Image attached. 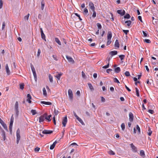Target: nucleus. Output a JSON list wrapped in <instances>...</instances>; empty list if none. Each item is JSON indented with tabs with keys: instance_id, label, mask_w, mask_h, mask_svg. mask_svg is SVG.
Masks as SVG:
<instances>
[{
	"instance_id": "nucleus-4",
	"label": "nucleus",
	"mask_w": 158,
	"mask_h": 158,
	"mask_svg": "<svg viewBox=\"0 0 158 158\" xmlns=\"http://www.w3.org/2000/svg\"><path fill=\"white\" fill-rule=\"evenodd\" d=\"M131 147L132 149V151L134 152H137V148L135 146L133 143L130 144Z\"/></svg>"
},
{
	"instance_id": "nucleus-60",
	"label": "nucleus",
	"mask_w": 158,
	"mask_h": 158,
	"mask_svg": "<svg viewBox=\"0 0 158 158\" xmlns=\"http://www.w3.org/2000/svg\"><path fill=\"white\" fill-rule=\"evenodd\" d=\"M148 131H149V132L148 133V134L149 136H150L152 133V131H150V127H149Z\"/></svg>"
},
{
	"instance_id": "nucleus-27",
	"label": "nucleus",
	"mask_w": 158,
	"mask_h": 158,
	"mask_svg": "<svg viewBox=\"0 0 158 158\" xmlns=\"http://www.w3.org/2000/svg\"><path fill=\"white\" fill-rule=\"evenodd\" d=\"M55 41L59 45H61V42H60V40H59V39H58V38H55Z\"/></svg>"
},
{
	"instance_id": "nucleus-53",
	"label": "nucleus",
	"mask_w": 158,
	"mask_h": 158,
	"mask_svg": "<svg viewBox=\"0 0 158 158\" xmlns=\"http://www.w3.org/2000/svg\"><path fill=\"white\" fill-rule=\"evenodd\" d=\"M5 22H3L2 24V30H3L5 28Z\"/></svg>"
},
{
	"instance_id": "nucleus-20",
	"label": "nucleus",
	"mask_w": 158,
	"mask_h": 158,
	"mask_svg": "<svg viewBox=\"0 0 158 158\" xmlns=\"http://www.w3.org/2000/svg\"><path fill=\"white\" fill-rule=\"evenodd\" d=\"M56 143H57L56 141H55L50 146V149L51 150H52V149H53V148H54V147H55V145H56Z\"/></svg>"
},
{
	"instance_id": "nucleus-41",
	"label": "nucleus",
	"mask_w": 158,
	"mask_h": 158,
	"mask_svg": "<svg viewBox=\"0 0 158 158\" xmlns=\"http://www.w3.org/2000/svg\"><path fill=\"white\" fill-rule=\"evenodd\" d=\"M31 112L32 114L33 115L35 114L36 113V111L34 110H31Z\"/></svg>"
},
{
	"instance_id": "nucleus-15",
	"label": "nucleus",
	"mask_w": 158,
	"mask_h": 158,
	"mask_svg": "<svg viewBox=\"0 0 158 158\" xmlns=\"http://www.w3.org/2000/svg\"><path fill=\"white\" fill-rule=\"evenodd\" d=\"M40 30L41 33V38H42V39H43L44 40L46 41L45 35L44 34V33L42 29V28H41L40 29Z\"/></svg>"
},
{
	"instance_id": "nucleus-21",
	"label": "nucleus",
	"mask_w": 158,
	"mask_h": 158,
	"mask_svg": "<svg viewBox=\"0 0 158 158\" xmlns=\"http://www.w3.org/2000/svg\"><path fill=\"white\" fill-rule=\"evenodd\" d=\"M40 103L42 104H44L46 105H51L52 104L51 102H46L45 101H41Z\"/></svg>"
},
{
	"instance_id": "nucleus-39",
	"label": "nucleus",
	"mask_w": 158,
	"mask_h": 158,
	"mask_svg": "<svg viewBox=\"0 0 158 158\" xmlns=\"http://www.w3.org/2000/svg\"><path fill=\"white\" fill-rule=\"evenodd\" d=\"M121 127L122 130L124 131L125 128V125L124 123H122L121 125Z\"/></svg>"
},
{
	"instance_id": "nucleus-5",
	"label": "nucleus",
	"mask_w": 158,
	"mask_h": 158,
	"mask_svg": "<svg viewBox=\"0 0 158 158\" xmlns=\"http://www.w3.org/2000/svg\"><path fill=\"white\" fill-rule=\"evenodd\" d=\"M5 69L7 75L8 76L10 75L11 73V72L9 68L8 64H6V65Z\"/></svg>"
},
{
	"instance_id": "nucleus-56",
	"label": "nucleus",
	"mask_w": 158,
	"mask_h": 158,
	"mask_svg": "<svg viewBox=\"0 0 158 158\" xmlns=\"http://www.w3.org/2000/svg\"><path fill=\"white\" fill-rule=\"evenodd\" d=\"M75 15L77 16L78 17L79 20H80V21H81L82 20V19L80 17V15H78V14L77 13H75Z\"/></svg>"
},
{
	"instance_id": "nucleus-24",
	"label": "nucleus",
	"mask_w": 158,
	"mask_h": 158,
	"mask_svg": "<svg viewBox=\"0 0 158 158\" xmlns=\"http://www.w3.org/2000/svg\"><path fill=\"white\" fill-rule=\"evenodd\" d=\"M14 117L13 114L11 117L10 125H12L14 122Z\"/></svg>"
},
{
	"instance_id": "nucleus-12",
	"label": "nucleus",
	"mask_w": 158,
	"mask_h": 158,
	"mask_svg": "<svg viewBox=\"0 0 158 158\" xmlns=\"http://www.w3.org/2000/svg\"><path fill=\"white\" fill-rule=\"evenodd\" d=\"M52 133V131L51 130H44L42 131V133L43 134H50Z\"/></svg>"
},
{
	"instance_id": "nucleus-2",
	"label": "nucleus",
	"mask_w": 158,
	"mask_h": 158,
	"mask_svg": "<svg viewBox=\"0 0 158 158\" xmlns=\"http://www.w3.org/2000/svg\"><path fill=\"white\" fill-rule=\"evenodd\" d=\"M15 110L16 112V114L17 115H18L19 113V104L17 101H16L15 104Z\"/></svg>"
},
{
	"instance_id": "nucleus-54",
	"label": "nucleus",
	"mask_w": 158,
	"mask_h": 158,
	"mask_svg": "<svg viewBox=\"0 0 158 158\" xmlns=\"http://www.w3.org/2000/svg\"><path fill=\"white\" fill-rule=\"evenodd\" d=\"M111 40L110 39H109L107 40V45H108L110 44L111 43Z\"/></svg>"
},
{
	"instance_id": "nucleus-9",
	"label": "nucleus",
	"mask_w": 158,
	"mask_h": 158,
	"mask_svg": "<svg viewBox=\"0 0 158 158\" xmlns=\"http://www.w3.org/2000/svg\"><path fill=\"white\" fill-rule=\"evenodd\" d=\"M66 58L69 62H71L73 64L74 63V61L71 57L68 56H66Z\"/></svg>"
},
{
	"instance_id": "nucleus-55",
	"label": "nucleus",
	"mask_w": 158,
	"mask_h": 158,
	"mask_svg": "<svg viewBox=\"0 0 158 158\" xmlns=\"http://www.w3.org/2000/svg\"><path fill=\"white\" fill-rule=\"evenodd\" d=\"M52 57L54 59L56 60V61H57L58 60V59H57V56L56 55H52Z\"/></svg>"
},
{
	"instance_id": "nucleus-31",
	"label": "nucleus",
	"mask_w": 158,
	"mask_h": 158,
	"mask_svg": "<svg viewBox=\"0 0 158 158\" xmlns=\"http://www.w3.org/2000/svg\"><path fill=\"white\" fill-rule=\"evenodd\" d=\"M43 95L45 96H47V93L46 90L45 88H44L43 89Z\"/></svg>"
},
{
	"instance_id": "nucleus-47",
	"label": "nucleus",
	"mask_w": 158,
	"mask_h": 158,
	"mask_svg": "<svg viewBox=\"0 0 158 158\" xmlns=\"http://www.w3.org/2000/svg\"><path fill=\"white\" fill-rule=\"evenodd\" d=\"M24 85L23 83L21 84L20 85V88L21 89H23L24 88Z\"/></svg>"
},
{
	"instance_id": "nucleus-23",
	"label": "nucleus",
	"mask_w": 158,
	"mask_h": 158,
	"mask_svg": "<svg viewBox=\"0 0 158 158\" xmlns=\"http://www.w3.org/2000/svg\"><path fill=\"white\" fill-rule=\"evenodd\" d=\"M45 6V3L43 0H42L41 2V8L42 10H43L44 9Z\"/></svg>"
},
{
	"instance_id": "nucleus-38",
	"label": "nucleus",
	"mask_w": 158,
	"mask_h": 158,
	"mask_svg": "<svg viewBox=\"0 0 158 158\" xmlns=\"http://www.w3.org/2000/svg\"><path fill=\"white\" fill-rule=\"evenodd\" d=\"M125 55H121L119 56V57L121 60H123L125 58Z\"/></svg>"
},
{
	"instance_id": "nucleus-3",
	"label": "nucleus",
	"mask_w": 158,
	"mask_h": 158,
	"mask_svg": "<svg viewBox=\"0 0 158 158\" xmlns=\"http://www.w3.org/2000/svg\"><path fill=\"white\" fill-rule=\"evenodd\" d=\"M30 66L31 69V70L33 73V76L35 78H36V74L35 71V69L33 65L31 63L30 64Z\"/></svg>"
},
{
	"instance_id": "nucleus-25",
	"label": "nucleus",
	"mask_w": 158,
	"mask_h": 158,
	"mask_svg": "<svg viewBox=\"0 0 158 158\" xmlns=\"http://www.w3.org/2000/svg\"><path fill=\"white\" fill-rule=\"evenodd\" d=\"M88 85L90 90L92 91H93L94 88L92 84L90 83H88Z\"/></svg>"
},
{
	"instance_id": "nucleus-49",
	"label": "nucleus",
	"mask_w": 158,
	"mask_h": 158,
	"mask_svg": "<svg viewBox=\"0 0 158 158\" xmlns=\"http://www.w3.org/2000/svg\"><path fill=\"white\" fill-rule=\"evenodd\" d=\"M114 81L115 82H116L118 83H120V82H119V81L116 78H114Z\"/></svg>"
},
{
	"instance_id": "nucleus-34",
	"label": "nucleus",
	"mask_w": 158,
	"mask_h": 158,
	"mask_svg": "<svg viewBox=\"0 0 158 158\" xmlns=\"http://www.w3.org/2000/svg\"><path fill=\"white\" fill-rule=\"evenodd\" d=\"M83 13L84 15H87L88 13V10L86 8L84 9Z\"/></svg>"
},
{
	"instance_id": "nucleus-33",
	"label": "nucleus",
	"mask_w": 158,
	"mask_h": 158,
	"mask_svg": "<svg viewBox=\"0 0 158 158\" xmlns=\"http://www.w3.org/2000/svg\"><path fill=\"white\" fill-rule=\"evenodd\" d=\"M51 117V115H49L47 117L46 116L45 117V119L48 120V121H50L51 120L50 118Z\"/></svg>"
},
{
	"instance_id": "nucleus-19",
	"label": "nucleus",
	"mask_w": 158,
	"mask_h": 158,
	"mask_svg": "<svg viewBox=\"0 0 158 158\" xmlns=\"http://www.w3.org/2000/svg\"><path fill=\"white\" fill-rule=\"evenodd\" d=\"M112 37V34L110 31H109L108 32L107 34V40L110 39L111 40V38Z\"/></svg>"
},
{
	"instance_id": "nucleus-22",
	"label": "nucleus",
	"mask_w": 158,
	"mask_h": 158,
	"mask_svg": "<svg viewBox=\"0 0 158 158\" xmlns=\"http://www.w3.org/2000/svg\"><path fill=\"white\" fill-rule=\"evenodd\" d=\"M110 54L112 56H113L117 54V52L116 51H112L110 52Z\"/></svg>"
},
{
	"instance_id": "nucleus-1",
	"label": "nucleus",
	"mask_w": 158,
	"mask_h": 158,
	"mask_svg": "<svg viewBox=\"0 0 158 158\" xmlns=\"http://www.w3.org/2000/svg\"><path fill=\"white\" fill-rule=\"evenodd\" d=\"M20 131L19 129L18 128L16 131L17 143V144L18 143L20 138Z\"/></svg>"
},
{
	"instance_id": "nucleus-58",
	"label": "nucleus",
	"mask_w": 158,
	"mask_h": 158,
	"mask_svg": "<svg viewBox=\"0 0 158 158\" xmlns=\"http://www.w3.org/2000/svg\"><path fill=\"white\" fill-rule=\"evenodd\" d=\"M143 35L144 37H147L148 36V34L144 31H143Z\"/></svg>"
},
{
	"instance_id": "nucleus-64",
	"label": "nucleus",
	"mask_w": 158,
	"mask_h": 158,
	"mask_svg": "<svg viewBox=\"0 0 158 158\" xmlns=\"http://www.w3.org/2000/svg\"><path fill=\"white\" fill-rule=\"evenodd\" d=\"M145 68L147 70L148 72H149V69L148 67V66L147 65H145Z\"/></svg>"
},
{
	"instance_id": "nucleus-32",
	"label": "nucleus",
	"mask_w": 158,
	"mask_h": 158,
	"mask_svg": "<svg viewBox=\"0 0 158 158\" xmlns=\"http://www.w3.org/2000/svg\"><path fill=\"white\" fill-rule=\"evenodd\" d=\"M76 119L81 124H83L84 123V122L79 117H78Z\"/></svg>"
},
{
	"instance_id": "nucleus-8",
	"label": "nucleus",
	"mask_w": 158,
	"mask_h": 158,
	"mask_svg": "<svg viewBox=\"0 0 158 158\" xmlns=\"http://www.w3.org/2000/svg\"><path fill=\"white\" fill-rule=\"evenodd\" d=\"M67 122V116H65L62 120V123L63 126L65 127Z\"/></svg>"
},
{
	"instance_id": "nucleus-6",
	"label": "nucleus",
	"mask_w": 158,
	"mask_h": 158,
	"mask_svg": "<svg viewBox=\"0 0 158 158\" xmlns=\"http://www.w3.org/2000/svg\"><path fill=\"white\" fill-rule=\"evenodd\" d=\"M68 94L69 98L71 100H72L73 99V94L72 91L71 89L68 90Z\"/></svg>"
},
{
	"instance_id": "nucleus-61",
	"label": "nucleus",
	"mask_w": 158,
	"mask_h": 158,
	"mask_svg": "<svg viewBox=\"0 0 158 158\" xmlns=\"http://www.w3.org/2000/svg\"><path fill=\"white\" fill-rule=\"evenodd\" d=\"M123 31L126 35L127 34V33L129 32V31L128 30H123Z\"/></svg>"
},
{
	"instance_id": "nucleus-36",
	"label": "nucleus",
	"mask_w": 158,
	"mask_h": 158,
	"mask_svg": "<svg viewBox=\"0 0 158 158\" xmlns=\"http://www.w3.org/2000/svg\"><path fill=\"white\" fill-rule=\"evenodd\" d=\"M135 89L136 90V95L138 97H139V91L137 88H135Z\"/></svg>"
},
{
	"instance_id": "nucleus-45",
	"label": "nucleus",
	"mask_w": 158,
	"mask_h": 158,
	"mask_svg": "<svg viewBox=\"0 0 158 158\" xmlns=\"http://www.w3.org/2000/svg\"><path fill=\"white\" fill-rule=\"evenodd\" d=\"M81 75L83 78L84 79L86 78V77L83 71H82L81 72Z\"/></svg>"
},
{
	"instance_id": "nucleus-46",
	"label": "nucleus",
	"mask_w": 158,
	"mask_h": 158,
	"mask_svg": "<svg viewBox=\"0 0 158 158\" xmlns=\"http://www.w3.org/2000/svg\"><path fill=\"white\" fill-rule=\"evenodd\" d=\"M144 41L147 43H151V41L149 39H145Z\"/></svg>"
},
{
	"instance_id": "nucleus-26",
	"label": "nucleus",
	"mask_w": 158,
	"mask_h": 158,
	"mask_svg": "<svg viewBox=\"0 0 158 158\" xmlns=\"http://www.w3.org/2000/svg\"><path fill=\"white\" fill-rule=\"evenodd\" d=\"M139 154L141 156L143 157H144L145 156V154L144 151L143 150H141L140 151Z\"/></svg>"
},
{
	"instance_id": "nucleus-35",
	"label": "nucleus",
	"mask_w": 158,
	"mask_h": 158,
	"mask_svg": "<svg viewBox=\"0 0 158 158\" xmlns=\"http://www.w3.org/2000/svg\"><path fill=\"white\" fill-rule=\"evenodd\" d=\"M29 16H30V14H28L27 15L25 16L24 17V20H28Z\"/></svg>"
},
{
	"instance_id": "nucleus-29",
	"label": "nucleus",
	"mask_w": 158,
	"mask_h": 158,
	"mask_svg": "<svg viewBox=\"0 0 158 158\" xmlns=\"http://www.w3.org/2000/svg\"><path fill=\"white\" fill-rule=\"evenodd\" d=\"M48 77L49 81L50 82L52 83L53 82V77L50 74H49L48 75Z\"/></svg>"
},
{
	"instance_id": "nucleus-48",
	"label": "nucleus",
	"mask_w": 158,
	"mask_h": 158,
	"mask_svg": "<svg viewBox=\"0 0 158 158\" xmlns=\"http://www.w3.org/2000/svg\"><path fill=\"white\" fill-rule=\"evenodd\" d=\"M3 1L2 0H0V9H2L3 6Z\"/></svg>"
},
{
	"instance_id": "nucleus-10",
	"label": "nucleus",
	"mask_w": 158,
	"mask_h": 158,
	"mask_svg": "<svg viewBox=\"0 0 158 158\" xmlns=\"http://www.w3.org/2000/svg\"><path fill=\"white\" fill-rule=\"evenodd\" d=\"M45 119V114L41 115L39 117V122L40 123L43 122Z\"/></svg>"
},
{
	"instance_id": "nucleus-52",
	"label": "nucleus",
	"mask_w": 158,
	"mask_h": 158,
	"mask_svg": "<svg viewBox=\"0 0 158 158\" xmlns=\"http://www.w3.org/2000/svg\"><path fill=\"white\" fill-rule=\"evenodd\" d=\"M125 74L126 76H127V77L129 76H130V74L129 72L127 71L125 72Z\"/></svg>"
},
{
	"instance_id": "nucleus-14",
	"label": "nucleus",
	"mask_w": 158,
	"mask_h": 158,
	"mask_svg": "<svg viewBox=\"0 0 158 158\" xmlns=\"http://www.w3.org/2000/svg\"><path fill=\"white\" fill-rule=\"evenodd\" d=\"M117 12L118 14L121 15L123 16L125 14V11L124 10H118L117 11Z\"/></svg>"
},
{
	"instance_id": "nucleus-42",
	"label": "nucleus",
	"mask_w": 158,
	"mask_h": 158,
	"mask_svg": "<svg viewBox=\"0 0 158 158\" xmlns=\"http://www.w3.org/2000/svg\"><path fill=\"white\" fill-rule=\"evenodd\" d=\"M92 11L93 12V15H92V17L93 18H94L96 16V13L95 11V10H94V11Z\"/></svg>"
},
{
	"instance_id": "nucleus-11",
	"label": "nucleus",
	"mask_w": 158,
	"mask_h": 158,
	"mask_svg": "<svg viewBox=\"0 0 158 158\" xmlns=\"http://www.w3.org/2000/svg\"><path fill=\"white\" fill-rule=\"evenodd\" d=\"M27 101L29 103H31V97L30 94H28L27 96Z\"/></svg>"
},
{
	"instance_id": "nucleus-28",
	"label": "nucleus",
	"mask_w": 158,
	"mask_h": 158,
	"mask_svg": "<svg viewBox=\"0 0 158 158\" xmlns=\"http://www.w3.org/2000/svg\"><path fill=\"white\" fill-rule=\"evenodd\" d=\"M125 23H127V26L128 27L130 26L131 23V22L130 20H128L125 22Z\"/></svg>"
},
{
	"instance_id": "nucleus-17",
	"label": "nucleus",
	"mask_w": 158,
	"mask_h": 158,
	"mask_svg": "<svg viewBox=\"0 0 158 158\" xmlns=\"http://www.w3.org/2000/svg\"><path fill=\"white\" fill-rule=\"evenodd\" d=\"M114 46L115 47L117 48H119V43L118 42V40H115V44H114Z\"/></svg>"
},
{
	"instance_id": "nucleus-50",
	"label": "nucleus",
	"mask_w": 158,
	"mask_h": 158,
	"mask_svg": "<svg viewBox=\"0 0 158 158\" xmlns=\"http://www.w3.org/2000/svg\"><path fill=\"white\" fill-rule=\"evenodd\" d=\"M109 63H108L107 65L103 66L102 68L103 69H107L109 67Z\"/></svg>"
},
{
	"instance_id": "nucleus-51",
	"label": "nucleus",
	"mask_w": 158,
	"mask_h": 158,
	"mask_svg": "<svg viewBox=\"0 0 158 158\" xmlns=\"http://www.w3.org/2000/svg\"><path fill=\"white\" fill-rule=\"evenodd\" d=\"M97 26L99 29H101L102 27L101 24L100 23H97Z\"/></svg>"
},
{
	"instance_id": "nucleus-44",
	"label": "nucleus",
	"mask_w": 158,
	"mask_h": 158,
	"mask_svg": "<svg viewBox=\"0 0 158 158\" xmlns=\"http://www.w3.org/2000/svg\"><path fill=\"white\" fill-rule=\"evenodd\" d=\"M108 153L110 155H114L115 153L112 150H110L108 152Z\"/></svg>"
},
{
	"instance_id": "nucleus-7",
	"label": "nucleus",
	"mask_w": 158,
	"mask_h": 158,
	"mask_svg": "<svg viewBox=\"0 0 158 158\" xmlns=\"http://www.w3.org/2000/svg\"><path fill=\"white\" fill-rule=\"evenodd\" d=\"M89 6L92 11H94V10H95V7L94 4L92 2H91L89 3Z\"/></svg>"
},
{
	"instance_id": "nucleus-59",
	"label": "nucleus",
	"mask_w": 158,
	"mask_h": 158,
	"mask_svg": "<svg viewBox=\"0 0 158 158\" xmlns=\"http://www.w3.org/2000/svg\"><path fill=\"white\" fill-rule=\"evenodd\" d=\"M40 53H41V51L40 49H39L38 50L37 54V56L39 57L40 56Z\"/></svg>"
},
{
	"instance_id": "nucleus-37",
	"label": "nucleus",
	"mask_w": 158,
	"mask_h": 158,
	"mask_svg": "<svg viewBox=\"0 0 158 158\" xmlns=\"http://www.w3.org/2000/svg\"><path fill=\"white\" fill-rule=\"evenodd\" d=\"M2 136L3 138V140L4 141L6 139V135L5 132L4 131L2 134Z\"/></svg>"
},
{
	"instance_id": "nucleus-57",
	"label": "nucleus",
	"mask_w": 158,
	"mask_h": 158,
	"mask_svg": "<svg viewBox=\"0 0 158 158\" xmlns=\"http://www.w3.org/2000/svg\"><path fill=\"white\" fill-rule=\"evenodd\" d=\"M40 148L38 147H36L35 149V152H38L40 150Z\"/></svg>"
},
{
	"instance_id": "nucleus-18",
	"label": "nucleus",
	"mask_w": 158,
	"mask_h": 158,
	"mask_svg": "<svg viewBox=\"0 0 158 158\" xmlns=\"http://www.w3.org/2000/svg\"><path fill=\"white\" fill-rule=\"evenodd\" d=\"M63 75V73H59L57 75L55 76V77H56L57 79L59 80L60 79L61 76Z\"/></svg>"
},
{
	"instance_id": "nucleus-13",
	"label": "nucleus",
	"mask_w": 158,
	"mask_h": 158,
	"mask_svg": "<svg viewBox=\"0 0 158 158\" xmlns=\"http://www.w3.org/2000/svg\"><path fill=\"white\" fill-rule=\"evenodd\" d=\"M129 120L130 122H132L133 120L134 116L133 114L131 112H130L129 113Z\"/></svg>"
},
{
	"instance_id": "nucleus-16",
	"label": "nucleus",
	"mask_w": 158,
	"mask_h": 158,
	"mask_svg": "<svg viewBox=\"0 0 158 158\" xmlns=\"http://www.w3.org/2000/svg\"><path fill=\"white\" fill-rule=\"evenodd\" d=\"M4 128L7 131H8L7 127L6 124L4 123V122L2 121L1 123H0Z\"/></svg>"
},
{
	"instance_id": "nucleus-30",
	"label": "nucleus",
	"mask_w": 158,
	"mask_h": 158,
	"mask_svg": "<svg viewBox=\"0 0 158 158\" xmlns=\"http://www.w3.org/2000/svg\"><path fill=\"white\" fill-rule=\"evenodd\" d=\"M115 72L117 73H118L120 71V69L119 67H117L115 69Z\"/></svg>"
},
{
	"instance_id": "nucleus-40",
	"label": "nucleus",
	"mask_w": 158,
	"mask_h": 158,
	"mask_svg": "<svg viewBox=\"0 0 158 158\" xmlns=\"http://www.w3.org/2000/svg\"><path fill=\"white\" fill-rule=\"evenodd\" d=\"M131 16L130 15L128 14H127L126 15L124 16V18L126 19H129L130 18Z\"/></svg>"
},
{
	"instance_id": "nucleus-62",
	"label": "nucleus",
	"mask_w": 158,
	"mask_h": 158,
	"mask_svg": "<svg viewBox=\"0 0 158 158\" xmlns=\"http://www.w3.org/2000/svg\"><path fill=\"white\" fill-rule=\"evenodd\" d=\"M148 112L151 114H153L154 113V111L152 110H149Z\"/></svg>"
},
{
	"instance_id": "nucleus-63",
	"label": "nucleus",
	"mask_w": 158,
	"mask_h": 158,
	"mask_svg": "<svg viewBox=\"0 0 158 158\" xmlns=\"http://www.w3.org/2000/svg\"><path fill=\"white\" fill-rule=\"evenodd\" d=\"M112 71V69H108L106 70V72L109 73L110 72Z\"/></svg>"
},
{
	"instance_id": "nucleus-43",
	"label": "nucleus",
	"mask_w": 158,
	"mask_h": 158,
	"mask_svg": "<svg viewBox=\"0 0 158 158\" xmlns=\"http://www.w3.org/2000/svg\"><path fill=\"white\" fill-rule=\"evenodd\" d=\"M136 129H137V130L138 131L139 133H140V128L138 125H136Z\"/></svg>"
}]
</instances>
